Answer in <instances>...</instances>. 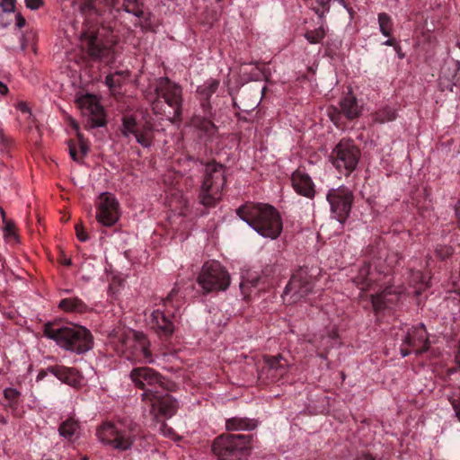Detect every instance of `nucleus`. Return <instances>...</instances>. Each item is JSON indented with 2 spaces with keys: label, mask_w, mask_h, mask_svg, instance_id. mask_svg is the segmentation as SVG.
Returning a JSON list of instances; mask_svg holds the SVG:
<instances>
[{
  "label": "nucleus",
  "mask_w": 460,
  "mask_h": 460,
  "mask_svg": "<svg viewBox=\"0 0 460 460\" xmlns=\"http://www.w3.org/2000/svg\"><path fill=\"white\" fill-rule=\"evenodd\" d=\"M327 28L322 23L318 28L314 30H307L304 37L310 44H318L326 36Z\"/></svg>",
  "instance_id": "nucleus-31"
},
{
  "label": "nucleus",
  "mask_w": 460,
  "mask_h": 460,
  "mask_svg": "<svg viewBox=\"0 0 460 460\" xmlns=\"http://www.w3.org/2000/svg\"><path fill=\"white\" fill-rule=\"evenodd\" d=\"M60 262L66 266H70L72 264V261L70 258H66L63 256L60 260Z\"/></svg>",
  "instance_id": "nucleus-53"
},
{
  "label": "nucleus",
  "mask_w": 460,
  "mask_h": 460,
  "mask_svg": "<svg viewBox=\"0 0 460 460\" xmlns=\"http://www.w3.org/2000/svg\"><path fill=\"white\" fill-rule=\"evenodd\" d=\"M378 24L381 33L385 37H391L394 30V22L386 13L378 14Z\"/></svg>",
  "instance_id": "nucleus-32"
},
{
  "label": "nucleus",
  "mask_w": 460,
  "mask_h": 460,
  "mask_svg": "<svg viewBox=\"0 0 460 460\" xmlns=\"http://www.w3.org/2000/svg\"><path fill=\"white\" fill-rule=\"evenodd\" d=\"M229 425H230V420H227L226 421V429H229V427H230Z\"/></svg>",
  "instance_id": "nucleus-59"
},
{
  "label": "nucleus",
  "mask_w": 460,
  "mask_h": 460,
  "mask_svg": "<svg viewBox=\"0 0 460 460\" xmlns=\"http://www.w3.org/2000/svg\"><path fill=\"white\" fill-rule=\"evenodd\" d=\"M314 283L305 269L300 268L291 276L287 284L284 295H290L291 303L305 298L314 290Z\"/></svg>",
  "instance_id": "nucleus-12"
},
{
  "label": "nucleus",
  "mask_w": 460,
  "mask_h": 460,
  "mask_svg": "<svg viewBox=\"0 0 460 460\" xmlns=\"http://www.w3.org/2000/svg\"><path fill=\"white\" fill-rule=\"evenodd\" d=\"M58 307L66 313H84L88 309L85 303L78 297L64 298L59 302Z\"/></svg>",
  "instance_id": "nucleus-25"
},
{
  "label": "nucleus",
  "mask_w": 460,
  "mask_h": 460,
  "mask_svg": "<svg viewBox=\"0 0 460 460\" xmlns=\"http://www.w3.org/2000/svg\"><path fill=\"white\" fill-rule=\"evenodd\" d=\"M8 92V87L6 84H4V83L0 82V93L2 95H4L6 94Z\"/></svg>",
  "instance_id": "nucleus-52"
},
{
  "label": "nucleus",
  "mask_w": 460,
  "mask_h": 460,
  "mask_svg": "<svg viewBox=\"0 0 460 460\" xmlns=\"http://www.w3.org/2000/svg\"><path fill=\"white\" fill-rule=\"evenodd\" d=\"M121 132L126 137L133 136L136 141L144 147H149L153 143L152 124L148 121L140 124L131 115L123 116Z\"/></svg>",
  "instance_id": "nucleus-13"
},
{
  "label": "nucleus",
  "mask_w": 460,
  "mask_h": 460,
  "mask_svg": "<svg viewBox=\"0 0 460 460\" xmlns=\"http://www.w3.org/2000/svg\"><path fill=\"white\" fill-rule=\"evenodd\" d=\"M338 1H339V3H340L341 4H342L344 7H347L344 0H338Z\"/></svg>",
  "instance_id": "nucleus-60"
},
{
  "label": "nucleus",
  "mask_w": 460,
  "mask_h": 460,
  "mask_svg": "<svg viewBox=\"0 0 460 460\" xmlns=\"http://www.w3.org/2000/svg\"><path fill=\"white\" fill-rule=\"evenodd\" d=\"M276 271H277L276 266L268 265L265 267V269L262 271V273H263L262 277L256 276V277H252L251 279H248L245 280L244 279L242 280L240 282V289L243 296V298L247 299L250 296V289L252 288H258L261 282L265 283L266 279L269 277H273L274 274L276 273Z\"/></svg>",
  "instance_id": "nucleus-23"
},
{
  "label": "nucleus",
  "mask_w": 460,
  "mask_h": 460,
  "mask_svg": "<svg viewBox=\"0 0 460 460\" xmlns=\"http://www.w3.org/2000/svg\"><path fill=\"white\" fill-rule=\"evenodd\" d=\"M119 350L132 361L153 363L149 341L142 333L131 329L123 330L119 336Z\"/></svg>",
  "instance_id": "nucleus-6"
},
{
  "label": "nucleus",
  "mask_w": 460,
  "mask_h": 460,
  "mask_svg": "<svg viewBox=\"0 0 460 460\" xmlns=\"http://www.w3.org/2000/svg\"><path fill=\"white\" fill-rule=\"evenodd\" d=\"M155 90L156 98L151 102L153 111L166 116L171 122H179L182 106L181 86L167 77H160Z\"/></svg>",
  "instance_id": "nucleus-4"
},
{
  "label": "nucleus",
  "mask_w": 460,
  "mask_h": 460,
  "mask_svg": "<svg viewBox=\"0 0 460 460\" xmlns=\"http://www.w3.org/2000/svg\"><path fill=\"white\" fill-rule=\"evenodd\" d=\"M232 430L234 429H247L251 430L256 427L254 420L250 419L233 418L232 417Z\"/></svg>",
  "instance_id": "nucleus-35"
},
{
  "label": "nucleus",
  "mask_w": 460,
  "mask_h": 460,
  "mask_svg": "<svg viewBox=\"0 0 460 460\" xmlns=\"http://www.w3.org/2000/svg\"><path fill=\"white\" fill-rule=\"evenodd\" d=\"M402 345L411 348L417 355L427 352L429 349V341L424 324L420 323L409 329Z\"/></svg>",
  "instance_id": "nucleus-17"
},
{
  "label": "nucleus",
  "mask_w": 460,
  "mask_h": 460,
  "mask_svg": "<svg viewBox=\"0 0 460 460\" xmlns=\"http://www.w3.org/2000/svg\"><path fill=\"white\" fill-rule=\"evenodd\" d=\"M123 7L125 12L137 17H141L144 14L143 10L139 7V0H124Z\"/></svg>",
  "instance_id": "nucleus-36"
},
{
  "label": "nucleus",
  "mask_w": 460,
  "mask_h": 460,
  "mask_svg": "<svg viewBox=\"0 0 460 460\" xmlns=\"http://www.w3.org/2000/svg\"><path fill=\"white\" fill-rule=\"evenodd\" d=\"M71 125L74 128V129L76 131V135L78 137L79 143H80L81 152H82L83 155H86L87 153H88V146L83 141V137H82L81 133L78 131L79 130V127H78L77 123L75 120L71 121Z\"/></svg>",
  "instance_id": "nucleus-41"
},
{
  "label": "nucleus",
  "mask_w": 460,
  "mask_h": 460,
  "mask_svg": "<svg viewBox=\"0 0 460 460\" xmlns=\"http://www.w3.org/2000/svg\"><path fill=\"white\" fill-rule=\"evenodd\" d=\"M244 66H251V69H250L251 72L253 70V66H252V64H246ZM242 69H243V73H247L248 72V67H243Z\"/></svg>",
  "instance_id": "nucleus-58"
},
{
  "label": "nucleus",
  "mask_w": 460,
  "mask_h": 460,
  "mask_svg": "<svg viewBox=\"0 0 460 460\" xmlns=\"http://www.w3.org/2000/svg\"><path fill=\"white\" fill-rule=\"evenodd\" d=\"M4 237L8 238L10 240L13 239L16 240V234H15V226L14 224L9 221L5 222L4 227Z\"/></svg>",
  "instance_id": "nucleus-40"
},
{
  "label": "nucleus",
  "mask_w": 460,
  "mask_h": 460,
  "mask_svg": "<svg viewBox=\"0 0 460 460\" xmlns=\"http://www.w3.org/2000/svg\"><path fill=\"white\" fill-rule=\"evenodd\" d=\"M76 103L84 116L91 120V127H103L105 125L104 111L96 96L85 94L76 99Z\"/></svg>",
  "instance_id": "nucleus-16"
},
{
  "label": "nucleus",
  "mask_w": 460,
  "mask_h": 460,
  "mask_svg": "<svg viewBox=\"0 0 460 460\" xmlns=\"http://www.w3.org/2000/svg\"><path fill=\"white\" fill-rule=\"evenodd\" d=\"M82 39L85 41L92 56L96 58L102 57V49L100 47L97 35L93 31L84 30L82 31Z\"/></svg>",
  "instance_id": "nucleus-27"
},
{
  "label": "nucleus",
  "mask_w": 460,
  "mask_h": 460,
  "mask_svg": "<svg viewBox=\"0 0 460 460\" xmlns=\"http://www.w3.org/2000/svg\"><path fill=\"white\" fill-rule=\"evenodd\" d=\"M401 354L403 358H405L411 354V350H409L408 349H405V348H401Z\"/></svg>",
  "instance_id": "nucleus-56"
},
{
  "label": "nucleus",
  "mask_w": 460,
  "mask_h": 460,
  "mask_svg": "<svg viewBox=\"0 0 460 460\" xmlns=\"http://www.w3.org/2000/svg\"><path fill=\"white\" fill-rule=\"evenodd\" d=\"M4 396L9 402L11 407H15L18 403L21 393L15 388L7 387L4 390Z\"/></svg>",
  "instance_id": "nucleus-37"
},
{
  "label": "nucleus",
  "mask_w": 460,
  "mask_h": 460,
  "mask_svg": "<svg viewBox=\"0 0 460 460\" xmlns=\"http://www.w3.org/2000/svg\"><path fill=\"white\" fill-rule=\"evenodd\" d=\"M288 369V363L281 355L264 357L259 379L266 383H279L287 375Z\"/></svg>",
  "instance_id": "nucleus-14"
},
{
  "label": "nucleus",
  "mask_w": 460,
  "mask_h": 460,
  "mask_svg": "<svg viewBox=\"0 0 460 460\" xmlns=\"http://www.w3.org/2000/svg\"><path fill=\"white\" fill-rule=\"evenodd\" d=\"M360 156V149L355 142L342 138L332 149L330 161L340 173L349 176L357 168Z\"/></svg>",
  "instance_id": "nucleus-7"
},
{
  "label": "nucleus",
  "mask_w": 460,
  "mask_h": 460,
  "mask_svg": "<svg viewBox=\"0 0 460 460\" xmlns=\"http://www.w3.org/2000/svg\"><path fill=\"white\" fill-rule=\"evenodd\" d=\"M456 215L457 217V225H458V227L460 228V199L458 200V202L456 206Z\"/></svg>",
  "instance_id": "nucleus-50"
},
{
  "label": "nucleus",
  "mask_w": 460,
  "mask_h": 460,
  "mask_svg": "<svg viewBox=\"0 0 460 460\" xmlns=\"http://www.w3.org/2000/svg\"><path fill=\"white\" fill-rule=\"evenodd\" d=\"M99 441L117 450L129 449L137 436V425L133 422H105L96 430Z\"/></svg>",
  "instance_id": "nucleus-5"
},
{
  "label": "nucleus",
  "mask_w": 460,
  "mask_h": 460,
  "mask_svg": "<svg viewBox=\"0 0 460 460\" xmlns=\"http://www.w3.org/2000/svg\"><path fill=\"white\" fill-rule=\"evenodd\" d=\"M291 183L297 194L309 199L314 198L315 194L314 184L307 173L300 170L295 171L291 175Z\"/></svg>",
  "instance_id": "nucleus-19"
},
{
  "label": "nucleus",
  "mask_w": 460,
  "mask_h": 460,
  "mask_svg": "<svg viewBox=\"0 0 460 460\" xmlns=\"http://www.w3.org/2000/svg\"><path fill=\"white\" fill-rule=\"evenodd\" d=\"M128 77L124 72H116L106 76V85L111 90L120 86L123 81Z\"/></svg>",
  "instance_id": "nucleus-34"
},
{
  "label": "nucleus",
  "mask_w": 460,
  "mask_h": 460,
  "mask_svg": "<svg viewBox=\"0 0 460 460\" xmlns=\"http://www.w3.org/2000/svg\"><path fill=\"white\" fill-rule=\"evenodd\" d=\"M379 275L380 271L376 270V262L365 261L362 267L358 270V275L354 279V282L361 290H367L380 279Z\"/></svg>",
  "instance_id": "nucleus-18"
},
{
  "label": "nucleus",
  "mask_w": 460,
  "mask_h": 460,
  "mask_svg": "<svg viewBox=\"0 0 460 460\" xmlns=\"http://www.w3.org/2000/svg\"><path fill=\"white\" fill-rule=\"evenodd\" d=\"M42 4V0H25L26 7L31 10H38Z\"/></svg>",
  "instance_id": "nucleus-46"
},
{
  "label": "nucleus",
  "mask_w": 460,
  "mask_h": 460,
  "mask_svg": "<svg viewBox=\"0 0 460 460\" xmlns=\"http://www.w3.org/2000/svg\"><path fill=\"white\" fill-rule=\"evenodd\" d=\"M119 202L113 194L102 193L97 203V221L105 226L115 225L119 218Z\"/></svg>",
  "instance_id": "nucleus-15"
},
{
  "label": "nucleus",
  "mask_w": 460,
  "mask_h": 460,
  "mask_svg": "<svg viewBox=\"0 0 460 460\" xmlns=\"http://www.w3.org/2000/svg\"><path fill=\"white\" fill-rule=\"evenodd\" d=\"M15 108L23 114H27L29 117L31 115V109L24 102H19L16 103Z\"/></svg>",
  "instance_id": "nucleus-45"
},
{
  "label": "nucleus",
  "mask_w": 460,
  "mask_h": 460,
  "mask_svg": "<svg viewBox=\"0 0 460 460\" xmlns=\"http://www.w3.org/2000/svg\"><path fill=\"white\" fill-rule=\"evenodd\" d=\"M236 215L265 238L277 239L282 232L281 216L271 205L245 203L236 208Z\"/></svg>",
  "instance_id": "nucleus-2"
},
{
  "label": "nucleus",
  "mask_w": 460,
  "mask_h": 460,
  "mask_svg": "<svg viewBox=\"0 0 460 460\" xmlns=\"http://www.w3.org/2000/svg\"><path fill=\"white\" fill-rule=\"evenodd\" d=\"M449 402L456 412L457 420L460 421V389L452 394L449 397Z\"/></svg>",
  "instance_id": "nucleus-38"
},
{
  "label": "nucleus",
  "mask_w": 460,
  "mask_h": 460,
  "mask_svg": "<svg viewBox=\"0 0 460 460\" xmlns=\"http://www.w3.org/2000/svg\"><path fill=\"white\" fill-rule=\"evenodd\" d=\"M355 460H375V458H373L369 455H363L361 456L357 457Z\"/></svg>",
  "instance_id": "nucleus-55"
},
{
  "label": "nucleus",
  "mask_w": 460,
  "mask_h": 460,
  "mask_svg": "<svg viewBox=\"0 0 460 460\" xmlns=\"http://www.w3.org/2000/svg\"><path fill=\"white\" fill-rule=\"evenodd\" d=\"M76 236L81 242L88 240V235L81 224L75 225Z\"/></svg>",
  "instance_id": "nucleus-43"
},
{
  "label": "nucleus",
  "mask_w": 460,
  "mask_h": 460,
  "mask_svg": "<svg viewBox=\"0 0 460 460\" xmlns=\"http://www.w3.org/2000/svg\"><path fill=\"white\" fill-rule=\"evenodd\" d=\"M453 248L451 246H447V245H438L436 247V250H435V252H436V255L441 259V260H445L447 258H448L449 256L452 255L453 253Z\"/></svg>",
  "instance_id": "nucleus-39"
},
{
  "label": "nucleus",
  "mask_w": 460,
  "mask_h": 460,
  "mask_svg": "<svg viewBox=\"0 0 460 460\" xmlns=\"http://www.w3.org/2000/svg\"><path fill=\"white\" fill-rule=\"evenodd\" d=\"M48 370L61 382L71 386H77L81 384V376L74 367L56 365L49 367Z\"/></svg>",
  "instance_id": "nucleus-21"
},
{
  "label": "nucleus",
  "mask_w": 460,
  "mask_h": 460,
  "mask_svg": "<svg viewBox=\"0 0 460 460\" xmlns=\"http://www.w3.org/2000/svg\"><path fill=\"white\" fill-rule=\"evenodd\" d=\"M331 1L332 0H312L310 7L321 19H323L324 14L330 11Z\"/></svg>",
  "instance_id": "nucleus-33"
},
{
  "label": "nucleus",
  "mask_w": 460,
  "mask_h": 460,
  "mask_svg": "<svg viewBox=\"0 0 460 460\" xmlns=\"http://www.w3.org/2000/svg\"><path fill=\"white\" fill-rule=\"evenodd\" d=\"M1 214H2L3 217H4V210L2 208H1Z\"/></svg>",
  "instance_id": "nucleus-62"
},
{
  "label": "nucleus",
  "mask_w": 460,
  "mask_h": 460,
  "mask_svg": "<svg viewBox=\"0 0 460 460\" xmlns=\"http://www.w3.org/2000/svg\"><path fill=\"white\" fill-rule=\"evenodd\" d=\"M160 431L164 437L173 438L175 436L173 429L164 423L162 424Z\"/></svg>",
  "instance_id": "nucleus-44"
},
{
  "label": "nucleus",
  "mask_w": 460,
  "mask_h": 460,
  "mask_svg": "<svg viewBox=\"0 0 460 460\" xmlns=\"http://www.w3.org/2000/svg\"><path fill=\"white\" fill-rule=\"evenodd\" d=\"M362 113V106L352 93H348L339 102V107L331 105L327 108V115L339 129H346L348 122L357 119Z\"/></svg>",
  "instance_id": "nucleus-10"
},
{
  "label": "nucleus",
  "mask_w": 460,
  "mask_h": 460,
  "mask_svg": "<svg viewBox=\"0 0 460 460\" xmlns=\"http://www.w3.org/2000/svg\"><path fill=\"white\" fill-rule=\"evenodd\" d=\"M326 199L331 207L332 217L343 225L349 217L354 201L352 190L345 186L331 189Z\"/></svg>",
  "instance_id": "nucleus-11"
},
{
  "label": "nucleus",
  "mask_w": 460,
  "mask_h": 460,
  "mask_svg": "<svg viewBox=\"0 0 460 460\" xmlns=\"http://www.w3.org/2000/svg\"><path fill=\"white\" fill-rule=\"evenodd\" d=\"M68 147H69V155L71 156V158L75 161V162H79L80 159L77 155V152H76V149L75 147V145L72 143V142H69L68 143Z\"/></svg>",
  "instance_id": "nucleus-47"
},
{
  "label": "nucleus",
  "mask_w": 460,
  "mask_h": 460,
  "mask_svg": "<svg viewBox=\"0 0 460 460\" xmlns=\"http://www.w3.org/2000/svg\"><path fill=\"white\" fill-rule=\"evenodd\" d=\"M87 7L89 10H93V13H96V11L92 8L91 4H88Z\"/></svg>",
  "instance_id": "nucleus-61"
},
{
  "label": "nucleus",
  "mask_w": 460,
  "mask_h": 460,
  "mask_svg": "<svg viewBox=\"0 0 460 460\" xmlns=\"http://www.w3.org/2000/svg\"><path fill=\"white\" fill-rule=\"evenodd\" d=\"M391 295V288H386L381 293L371 295L372 305L376 313L385 309L388 303L393 302V299L388 297Z\"/></svg>",
  "instance_id": "nucleus-29"
},
{
  "label": "nucleus",
  "mask_w": 460,
  "mask_h": 460,
  "mask_svg": "<svg viewBox=\"0 0 460 460\" xmlns=\"http://www.w3.org/2000/svg\"><path fill=\"white\" fill-rule=\"evenodd\" d=\"M226 179L222 164L210 163L205 168V179L201 185L200 201L205 206H212L220 199L221 190Z\"/></svg>",
  "instance_id": "nucleus-8"
},
{
  "label": "nucleus",
  "mask_w": 460,
  "mask_h": 460,
  "mask_svg": "<svg viewBox=\"0 0 460 460\" xmlns=\"http://www.w3.org/2000/svg\"><path fill=\"white\" fill-rule=\"evenodd\" d=\"M372 120L376 123L384 124L394 121L397 118L395 109L390 106H385L371 114Z\"/></svg>",
  "instance_id": "nucleus-28"
},
{
  "label": "nucleus",
  "mask_w": 460,
  "mask_h": 460,
  "mask_svg": "<svg viewBox=\"0 0 460 460\" xmlns=\"http://www.w3.org/2000/svg\"><path fill=\"white\" fill-rule=\"evenodd\" d=\"M49 373H50V372L48 370V368L44 369V370H40L36 376V381L37 382L41 381L48 376Z\"/></svg>",
  "instance_id": "nucleus-48"
},
{
  "label": "nucleus",
  "mask_w": 460,
  "mask_h": 460,
  "mask_svg": "<svg viewBox=\"0 0 460 460\" xmlns=\"http://www.w3.org/2000/svg\"><path fill=\"white\" fill-rule=\"evenodd\" d=\"M218 84L217 80L209 79L202 85H199L197 89V93L200 96V99L208 101L217 89Z\"/></svg>",
  "instance_id": "nucleus-30"
},
{
  "label": "nucleus",
  "mask_w": 460,
  "mask_h": 460,
  "mask_svg": "<svg viewBox=\"0 0 460 460\" xmlns=\"http://www.w3.org/2000/svg\"><path fill=\"white\" fill-rule=\"evenodd\" d=\"M83 460H86V459H83Z\"/></svg>",
  "instance_id": "nucleus-63"
},
{
  "label": "nucleus",
  "mask_w": 460,
  "mask_h": 460,
  "mask_svg": "<svg viewBox=\"0 0 460 460\" xmlns=\"http://www.w3.org/2000/svg\"><path fill=\"white\" fill-rule=\"evenodd\" d=\"M150 323L152 328L162 335H171L174 331L172 322L164 314V312L160 310L153 311L151 314Z\"/></svg>",
  "instance_id": "nucleus-22"
},
{
  "label": "nucleus",
  "mask_w": 460,
  "mask_h": 460,
  "mask_svg": "<svg viewBox=\"0 0 460 460\" xmlns=\"http://www.w3.org/2000/svg\"><path fill=\"white\" fill-rule=\"evenodd\" d=\"M43 334L61 349L76 354H84L93 348L91 332L72 323H47L44 324Z\"/></svg>",
  "instance_id": "nucleus-3"
},
{
  "label": "nucleus",
  "mask_w": 460,
  "mask_h": 460,
  "mask_svg": "<svg viewBox=\"0 0 460 460\" xmlns=\"http://www.w3.org/2000/svg\"><path fill=\"white\" fill-rule=\"evenodd\" d=\"M58 432L61 437L71 440L79 436L80 425L74 419H67L60 424Z\"/></svg>",
  "instance_id": "nucleus-26"
},
{
  "label": "nucleus",
  "mask_w": 460,
  "mask_h": 460,
  "mask_svg": "<svg viewBox=\"0 0 460 460\" xmlns=\"http://www.w3.org/2000/svg\"><path fill=\"white\" fill-rule=\"evenodd\" d=\"M232 460H247L251 452V435L232 434Z\"/></svg>",
  "instance_id": "nucleus-20"
},
{
  "label": "nucleus",
  "mask_w": 460,
  "mask_h": 460,
  "mask_svg": "<svg viewBox=\"0 0 460 460\" xmlns=\"http://www.w3.org/2000/svg\"><path fill=\"white\" fill-rule=\"evenodd\" d=\"M16 0H1L0 7L4 13H12L14 11Z\"/></svg>",
  "instance_id": "nucleus-42"
},
{
  "label": "nucleus",
  "mask_w": 460,
  "mask_h": 460,
  "mask_svg": "<svg viewBox=\"0 0 460 460\" xmlns=\"http://www.w3.org/2000/svg\"><path fill=\"white\" fill-rule=\"evenodd\" d=\"M374 249H375L374 246H371V245L367 246V250H366V253L372 255V253L374 252Z\"/></svg>",
  "instance_id": "nucleus-57"
},
{
  "label": "nucleus",
  "mask_w": 460,
  "mask_h": 460,
  "mask_svg": "<svg viewBox=\"0 0 460 460\" xmlns=\"http://www.w3.org/2000/svg\"><path fill=\"white\" fill-rule=\"evenodd\" d=\"M25 23H26L25 19L23 17H22L21 15H17V17H16L17 27L22 28L25 25Z\"/></svg>",
  "instance_id": "nucleus-49"
},
{
  "label": "nucleus",
  "mask_w": 460,
  "mask_h": 460,
  "mask_svg": "<svg viewBox=\"0 0 460 460\" xmlns=\"http://www.w3.org/2000/svg\"><path fill=\"white\" fill-rule=\"evenodd\" d=\"M203 294L226 290L229 283L227 270L217 261H207L197 278Z\"/></svg>",
  "instance_id": "nucleus-9"
},
{
  "label": "nucleus",
  "mask_w": 460,
  "mask_h": 460,
  "mask_svg": "<svg viewBox=\"0 0 460 460\" xmlns=\"http://www.w3.org/2000/svg\"><path fill=\"white\" fill-rule=\"evenodd\" d=\"M384 45L385 46H391V47H394L395 45H397L398 43L396 42V40L394 39V38H390L388 39L387 40H385L384 43Z\"/></svg>",
  "instance_id": "nucleus-51"
},
{
  "label": "nucleus",
  "mask_w": 460,
  "mask_h": 460,
  "mask_svg": "<svg viewBox=\"0 0 460 460\" xmlns=\"http://www.w3.org/2000/svg\"><path fill=\"white\" fill-rule=\"evenodd\" d=\"M129 378L136 387L144 390L142 401L150 407V413L155 418H171L178 409V402L167 394V381L155 369L147 367H135Z\"/></svg>",
  "instance_id": "nucleus-1"
},
{
  "label": "nucleus",
  "mask_w": 460,
  "mask_h": 460,
  "mask_svg": "<svg viewBox=\"0 0 460 460\" xmlns=\"http://www.w3.org/2000/svg\"><path fill=\"white\" fill-rule=\"evenodd\" d=\"M394 48V49H395L396 53L398 54V57H399L400 58H404V54H403V53H402V48H401V46H400L399 44H397V45H395Z\"/></svg>",
  "instance_id": "nucleus-54"
},
{
  "label": "nucleus",
  "mask_w": 460,
  "mask_h": 460,
  "mask_svg": "<svg viewBox=\"0 0 460 460\" xmlns=\"http://www.w3.org/2000/svg\"><path fill=\"white\" fill-rule=\"evenodd\" d=\"M212 451L220 460L230 459V437L221 435L217 437L212 445Z\"/></svg>",
  "instance_id": "nucleus-24"
}]
</instances>
